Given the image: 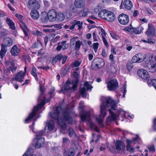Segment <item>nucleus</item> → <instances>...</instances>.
<instances>
[{"label":"nucleus","mask_w":156,"mask_h":156,"mask_svg":"<svg viewBox=\"0 0 156 156\" xmlns=\"http://www.w3.org/2000/svg\"><path fill=\"white\" fill-rule=\"evenodd\" d=\"M116 106V104L115 101L110 98H105L100 106V113L99 116L96 118L97 121L100 126H104L103 121L106 115V112L108 111L107 108H111V109L108 110L111 116L107 117L108 121L111 122L118 120L119 116L122 118L125 117L126 112L123 111L122 110L121 108L119 109H117Z\"/></svg>","instance_id":"1"},{"label":"nucleus","mask_w":156,"mask_h":156,"mask_svg":"<svg viewBox=\"0 0 156 156\" xmlns=\"http://www.w3.org/2000/svg\"><path fill=\"white\" fill-rule=\"evenodd\" d=\"M62 108L60 106H57L53 113H50V115L51 118L55 121L58 124L61 126H66V121H69L72 122V117L70 115L69 112L67 110H64L62 115L63 118H59V114L62 110Z\"/></svg>","instance_id":"2"},{"label":"nucleus","mask_w":156,"mask_h":156,"mask_svg":"<svg viewBox=\"0 0 156 156\" xmlns=\"http://www.w3.org/2000/svg\"><path fill=\"white\" fill-rule=\"evenodd\" d=\"M44 99V98L38 102V104L34 108L32 112L29 114L28 117L25 120L26 123L29 122L32 118L36 117L37 115V112L41 108L44 106L45 103L48 102L50 101L49 99H48L46 100L45 102H44L43 101Z\"/></svg>","instance_id":"3"},{"label":"nucleus","mask_w":156,"mask_h":156,"mask_svg":"<svg viewBox=\"0 0 156 156\" xmlns=\"http://www.w3.org/2000/svg\"><path fill=\"white\" fill-rule=\"evenodd\" d=\"M138 76L141 78L146 80H147V83L148 85L150 86L151 84L156 89V79L152 80H149L150 76L148 72L146 70L144 69H140L137 71Z\"/></svg>","instance_id":"4"},{"label":"nucleus","mask_w":156,"mask_h":156,"mask_svg":"<svg viewBox=\"0 0 156 156\" xmlns=\"http://www.w3.org/2000/svg\"><path fill=\"white\" fill-rule=\"evenodd\" d=\"M98 15L99 17L109 22H113L115 19V15L113 12L106 9L100 11Z\"/></svg>","instance_id":"5"},{"label":"nucleus","mask_w":156,"mask_h":156,"mask_svg":"<svg viewBox=\"0 0 156 156\" xmlns=\"http://www.w3.org/2000/svg\"><path fill=\"white\" fill-rule=\"evenodd\" d=\"M78 81L77 79L74 80L72 82L68 80L64 87H62L60 93H65V91L69 90H76L77 87Z\"/></svg>","instance_id":"6"},{"label":"nucleus","mask_w":156,"mask_h":156,"mask_svg":"<svg viewBox=\"0 0 156 156\" xmlns=\"http://www.w3.org/2000/svg\"><path fill=\"white\" fill-rule=\"evenodd\" d=\"M44 131L41 130L39 131L36 134V141L34 145V147L36 149L39 148L44 144V139L42 136L44 135Z\"/></svg>","instance_id":"7"},{"label":"nucleus","mask_w":156,"mask_h":156,"mask_svg":"<svg viewBox=\"0 0 156 156\" xmlns=\"http://www.w3.org/2000/svg\"><path fill=\"white\" fill-rule=\"evenodd\" d=\"M105 62L103 59L100 58H94L92 62L91 67L94 70H97L105 65Z\"/></svg>","instance_id":"8"},{"label":"nucleus","mask_w":156,"mask_h":156,"mask_svg":"<svg viewBox=\"0 0 156 156\" xmlns=\"http://www.w3.org/2000/svg\"><path fill=\"white\" fill-rule=\"evenodd\" d=\"M133 142H136L139 144H141L142 141L138 135H136V137L133 138L132 140L128 139L126 140L127 144L126 150L130 153H132L134 151V148H133L131 145V144Z\"/></svg>","instance_id":"9"},{"label":"nucleus","mask_w":156,"mask_h":156,"mask_svg":"<svg viewBox=\"0 0 156 156\" xmlns=\"http://www.w3.org/2000/svg\"><path fill=\"white\" fill-rule=\"evenodd\" d=\"M93 87L88 81H86L84 84L83 87L81 89L80 92L81 95L83 98H86L87 94V91L91 90Z\"/></svg>","instance_id":"10"},{"label":"nucleus","mask_w":156,"mask_h":156,"mask_svg":"<svg viewBox=\"0 0 156 156\" xmlns=\"http://www.w3.org/2000/svg\"><path fill=\"white\" fill-rule=\"evenodd\" d=\"M107 87L110 90L112 91L116 89L118 87V83L117 80L114 78L109 81L107 83Z\"/></svg>","instance_id":"11"},{"label":"nucleus","mask_w":156,"mask_h":156,"mask_svg":"<svg viewBox=\"0 0 156 156\" xmlns=\"http://www.w3.org/2000/svg\"><path fill=\"white\" fill-rule=\"evenodd\" d=\"M27 6L30 9L36 10L39 9L40 7L39 3L36 0H29Z\"/></svg>","instance_id":"12"},{"label":"nucleus","mask_w":156,"mask_h":156,"mask_svg":"<svg viewBox=\"0 0 156 156\" xmlns=\"http://www.w3.org/2000/svg\"><path fill=\"white\" fill-rule=\"evenodd\" d=\"M118 20L119 23L122 25H126L129 22V19L128 16L125 14L122 13L118 17Z\"/></svg>","instance_id":"13"},{"label":"nucleus","mask_w":156,"mask_h":156,"mask_svg":"<svg viewBox=\"0 0 156 156\" xmlns=\"http://www.w3.org/2000/svg\"><path fill=\"white\" fill-rule=\"evenodd\" d=\"M25 75V72L22 71H20L16 76L12 80V81L16 80L21 82L24 79V76Z\"/></svg>","instance_id":"14"},{"label":"nucleus","mask_w":156,"mask_h":156,"mask_svg":"<svg viewBox=\"0 0 156 156\" xmlns=\"http://www.w3.org/2000/svg\"><path fill=\"white\" fill-rule=\"evenodd\" d=\"M57 12L56 11L53 9L50 10L47 14L49 20L51 22H53L56 20Z\"/></svg>","instance_id":"15"},{"label":"nucleus","mask_w":156,"mask_h":156,"mask_svg":"<svg viewBox=\"0 0 156 156\" xmlns=\"http://www.w3.org/2000/svg\"><path fill=\"white\" fill-rule=\"evenodd\" d=\"M20 52V51L17 46L14 45L10 50V53L12 56H18Z\"/></svg>","instance_id":"16"},{"label":"nucleus","mask_w":156,"mask_h":156,"mask_svg":"<svg viewBox=\"0 0 156 156\" xmlns=\"http://www.w3.org/2000/svg\"><path fill=\"white\" fill-rule=\"evenodd\" d=\"M142 54L139 53L134 56L131 60L133 63L141 62L143 61V57H142Z\"/></svg>","instance_id":"17"},{"label":"nucleus","mask_w":156,"mask_h":156,"mask_svg":"<svg viewBox=\"0 0 156 156\" xmlns=\"http://www.w3.org/2000/svg\"><path fill=\"white\" fill-rule=\"evenodd\" d=\"M147 148L148 150L145 149V151L143 152V154L145 156H148V154L147 153L148 151L149 153H154L155 152V146L153 144L147 146Z\"/></svg>","instance_id":"18"},{"label":"nucleus","mask_w":156,"mask_h":156,"mask_svg":"<svg viewBox=\"0 0 156 156\" xmlns=\"http://www.w3.org/2000/svg\"><path fill=\"white\" fill-rule=\"evenodd\" d=\"M74 5L79 9H81L84 7L85 1L84 0H75L74 2Z\"/></svg>","instance_id":"19"},{"label":"nucleus","mask_w":156,"mask_h":156,"mask_svg":"<svg viewBox=\"0 0 156 156\" xmlns=\"http://www.w3.org/2000/svg\"><path fill=\"white\" fill-rule=\"evenodd\" d=\"M19 20L20 22V25L21 28L23 30L25 34V36L28 37V35L27 34V33L28 31V30L27 27L26 25L23 22L21 19H20V20Z\"/></svg>","instance_id":"20"},{"label":"nucleus","mask_w":156,"mask_h":156,"mask_svg":"<svg viewBox=\"0 0 156 156\" xmlns=\"http://www.w3.org/2000/svg\"><path fill=\"white\" fill-rule=\"evenodd\" d=\"M83 9L79 11L78 15L81 17L86 16L89 12V9L86 7H84Z\"/></svg>","instance_id":"21"},{"label":"nucleus","mask_w":156,"mask_h":156,"mask_svg":"<svg viewBox=\"0 0 156 156\" xmlns=\"http://www.w3.org/2000/svg\"><path fill=\"white\" fill-rule=\"evenodd\" d=\"M73 24L70 26L69 28V29L72 30L74 29L76 25H78V29L80 30L82 27L83 22L80 23L79 21H77L76 20H74L72 22Z\"/></svg>","instance_id":"22"},{"label":"nucleus","mask_w":156,"mask_h":156,"mask_svg":"<svg viewBox=\"0 0 156 156\" xmlns=\"http://www.w3.org/2000/svg\"><path fill=\"white\" fill-rule=\"evenodd\" d=\"M115 147L117 150L119 151L124 150L125 149V145L122 142L119 140L116 141Z\"/></svg>","instance_id":"23"},{"label":"nucleus","mask_w":156,"mask_h":156,"mask_svg":"<svg viewBox=\"0 0 156 156\" xmlns=\"http://www.w3.org/2000/svg\"><path fill=\"white\" fill-rule=\"evenodd\" d=\"M147 70L149 72L154 73L156 72V63L149 64L147 66Z\"/></svg>","instance_id":"24"},{"label":"nucleus","mask_w":156,"mask_h":156,"mask_svg":"<svg viewBox=\"0 0 156 156\" xmlns=\"http://www.w3.org/2000/svg\"><path fill=\"white\" fill-rule=\"evenodd\" d=\"M7 51V48H6L5 45L3 44H1V49L0 51V57L1 58H3L5 56Z\"/></svg>","instance_id":"25"},{"label":"nucleus","mask_w":156,"mask_h":156,"mask_svg":"<svg viewBox=\"0 0 156 156\" xmlns=\"http://www.w3.org/2000/svg\"><path fill=\"white\" fill-rule=\"evenodd\" d=\"M125 8L128 10H130L133 7L132 2L130 0H125L123 2Z\"/></svg>","instance_id":"26"},{"label":"nucleus","mask_w":156,"mask_h":156,"mask_svg":"<svg viewBox=\"0 0 156 156\" xmlns=\"http://www.w3.org/2000/svg\"><path fill=\"white\" fill-rule=\"evenodd\" d=\"M30 14L31 17L34 20L38 19L40 16L39 12L36 9L32 10Z\"/></svg>","instance_id":"27"},{"label":"nucleus","mask_w":156,"mask_h":156,"mask_svg":"<svg viewBox=\"0 0 156 156\" xmlns=\"http://www.w3.org/2000/svg\"><path fill=\"white\" fill-rule=\"evenodd\" d=\"M79 8L76 7L75 5H71L69 7V11L70 12L73 14L78 15L79 10Z\"/></svg>","instance_id":"28"},{"label":"nucleus","mask_w":156,"mask_h":156,"mask_svg":"<svg viewBox=\"0 0 156 156\" xmlns=\"http://www.w3.org/2000/svg\"><path fill=\"white\" fill-rule=\"evenodd\" d=\"M63 58V55L62 54H60L56 55L55 57H53L52 59V62L53 63H56L58 61L60 62L62 58Z\"/></svg>","instance_id":"29"},{"label":"nucleus","mask_w":156,"mask_h":156,"mask_svg":"<svg viewBox=\"0 0 156 156\" xmlns=\"http://www.w3.org/2000/svg\"><path fill=\"white\" fill-rule=\"evenodd\" d=\"M155 31V28L153 26H149L148 30L146 32V33L148 36H150L151 35H154Z\"/></svg>","instance_id":"30"},{"label":"nucleus","mask_w":156,"mask_h":156,"mask_svg":"<svg viewBox=\"0 0 156 156\" xmlns=\"http://www.w3.org/2000/svg\"><path fill=\"white\" fill-rule=\"evenodd\" d=\"M64 14L62 12H58L57 14L56 20L59 22L63 21L65 19Z\"/></svg>","instance_id":"31"},{"label":"nucleus","mask_w":156,"mask_h":156,"mask_svg":"<svg viewBox=\"0 0 156 156\" xmlns=\"http://www.w3.org/2000/svg\"><path fill=\"white\" fill-rule=\"evenodd\" d=\"M91 116V114L90 112H87L84 114L81 115V119L83 122L85 121L87 119H89Z\"/></svg>","instance_id":"32"},{"label":"nucleus","mask_w":156,"mask_h":156,"mask_svg":"<svg viewBox=\"0 0 156 156\" xmlns=\"http://www.w3.org/2000/svg\"><path fill=\"white\" fill-rule=\"evenodd\" d=\"M4 44H3L5 45L6 48L7 47H9L11 46L12 44V39L9 37L5 38L4 40Z\"/></svg>","instance_id":"33"},{"label":"nucleus","mask_w":156,"mask_h":156,"mask_svg":"<svg viewBox=\"0 0 156 156\" xmlns=\"http://www.w3.org/2000/svg\"><path fill=\"white\" fill-rule=\"evenodd\" d=\"M6 22L9 26L10 28L12 30H15V29L14 23L12 20L9 18H7Z\"/></svg>","instance_id":"34"},{"label":"nucleus","mask_w":156,"mask_h":156,"mask_svg":"<svg viewBox=\"0 0 156 156\" xmlns=\"http://www.w3.org/2000/svg\"><path fill=\"white\" fill-rule=\"evenodd\" d=\"M68 135L70 137H72L73 136H74L75 137H77V135L75 130L71 127H69L68 129Z\"/></svg>","instance_id":"35"},{"label":"nucleus","mask_w":156,"mask_h":156,"mask_svg":"<svg viewBox=\"0 0 156 156\" xmlns=\"http://www.w3.org/2000/svg\"><path fill=\"white\" fill-rule=\"evenodd\" d=\"M11 66L9 67V68L11 71L12 73H14L17 69V67L15 65V63L13 60L10 61Z\"/></svg>","instance_id":"36"},{"label":"nucleus","mask_w":156,"mask_h":156,"mask_svg":"<svg viewBox=\"0 0 156 156\" xmlns=\"http://www.w3.org/2000/svg\"><path fill=\"white\" fill-rule=\"evenodd\" d=\"M54 123L53 120H51L47 123L48 131H51L54 127Z\"/></svg>","instance_id":"37"},{"label":"nucleus","mask_w":156,"mask_h":156,"mask_svg":"<svg viewBox=\"0 0 156 156\" xmlns=\"http://www.w3.org/2000/svg\"><path fill=\"white\" fill-rule=\"evenodd\" d=\"M40 95L37 99L38 102L40 101L41 100L44 98V96L43 95L44 92V89L41 87V85L40 86Z\"/></svg>","instance_id":"38"},{"label":"nucleus","mask_w":156,"mask_h":156,"mask_svg":"<svg viewBox=\"0 0 156 156\" xmlns=\"http://www.w3.org/2000/svg\"><path fill=\"white\" fill-rule=\"evenodd\" d=\"M41 22L43 23L46 22L49 20L48 16L46 13L41 14Z\"/></svg>","instance_id":"39"},{"label":"nucleus","mask_w":156,"mask_h":156,"mask_svg":"<svg viewBox=\"0 0 156 156\" xmlns=\"http://www.w3.org/2000/svg\"><path fill=\"white\" fill-rule=\"evenodd\" d=\"M75 153V150L73 149H71L67 153L65 151L64 154L65 156H73Z\"/></svg>","instance_id":"40"},{"label":"nucleus","mask_w":156,"mask_h":156,"mask_svg":"<svg viewBox=\"0 0 156 156\" xmlns=\"http://www.w3.org/2000/svg\"><path fill=\"white\" fill-rule=\"evenodd\" d=\"M61 76L62 77H65L68 71V69L66 67H64L62 68L61 69Z\"/></svg>","instance_id":"41"},{"label":"nucleus","mask_w":156,"mask_h":156,"mask_svg":"<svg viewBox=\"0 0 156 156\" xmlns=\"http://www.w3.org/2000/svg\"><path fill=\"white\" fill-rule=\"evenodd\" d=\"M66 41H62L61 43L62 46V48L63 50L67 49L69 47V45L66 43Z\"/></svg>","instance_id":"42"},{"label":"nucleus","mask_w":156,"mask_h":156,"mask_svg":"<svg viewBox=\"0 0 156 156\" xmlns=\"http://www.w3.org/2000/svg\"><path fill=\"white\" fill-rule=\"evenodd\" d=\"M81 43L79 40L76 41L75 44V51H78L80 48Z\"/></svg>","instance_id":"43"},{"label":"nucleus","mask_w":156,"mask_h":156,"mask_svg":"<svg viewBox=\"0 0 156 156\" xmlns=\"http://www.w3.org/2000/svg\"><path fill=\"white\" fill-rule=\"evenodd\" d=\"M122 92L123 93V95L122 97H125V95L126 92V84H125L123 85V88L121 90Z\"/></svg>","instance_id":"44"},{"label":"nucleus","mask_w":156,"mask_h":156,"mask_svg":"<svg viewBox=\"0 0 156 156\" xmlns=\"http://www.w3.org/2000/svg\"><path fill=\"white\" fill-rule=\"evenodd\" d=\"M156 42L155 39L151 38H148L147 40V43L150 44H154Z\"/></svg>","instance_id":"45"},{"label":"nucleus","mask_w":156,"mask_h":156,"mask_svg":"<svg viewBox=\"0 0 156 156\" xmlns=\"http://www.w3.org/2000/svg\"><path fill=\"white\" fill-rule=\"evenodd\" d=\"M133 63V62H129L127 63V68L128 70H130L132 68L133 66V65L132 64Z\"/></svg>","instance_id":"46"},{"label":"nucleus","mask_w":156,"mask_h":156,"mask_svg":"<svg viewBox=\"0 0 156 156\" xmlns=\"http://www.w3.org/2000/svg\"><path fill=\"white\" fill-rule=\"evenodd\" d=\"M81 62L78 60H76L73 63V66L74 67H78L81 64Z\"/></svg>","instance_id":"47"},{"label":"nucleus","mask_w":156,"mask_h":156,"mask_svg":"<svg viewBox=\"0 0 156 156\" xmlns=\"http://www.w3.org/2000/svg\"><path fill=\"white\" fill-rule=\"evenodd\" d=\"M55 89L54 88H52L50 89L49 92V94L50 95L51 98L53 97L55 95Z\"/></svg>","instance_id":"48"},{"label":"nucleus","mask_w":156,"mask_h":156,"mask_svg":"<svg viewBox=\"0 0 156 156\" xmlns=\"http://www.w3.org/2000/svg\"><path fill=\"white\" fill-rule=\"evenodd\" d=\"M93 45V48L94 49L95 51L96 52L98 48L99 43L98 42L94 43Z\"/></svg>","instance_id":"49"},{"label":"nucleus","mask_w":156,"mask_h":156,"mask_svg":"<svg viewBox=\"0 0 156 156\" xmlns=\"http://www.w3.org/2000/svg\"><path fill=\"white\" fill-rule=\"evenodd\" d=\"M33 151V149L31 148H29L28 150L24 153L23 156H29L30 152Z\"/></svg>","instance_id":"50"},{"label":"nucleus","mask_w":156,"mask_h":156,"mask_svg":"<svg viewBox=\"0 0 156 156\" xmlns=\"http://www.w3.org/2000/svg\"><path fill=\"white\" fill-rule=\"evenodd\" d=\"M102 39L103 42L105 45V46L106 47H108L109 46V45H108V43L107 42L106 39H105V38L103 36V35H102Z\"/></svg>","instance_id":"51"},{"label":"nucleus","mask_w":156,"mask_h":156,"mask_svg":"<svg viewBox=\"0 0 156 156\" xmlns=\"http://www.w3.org/2000/svg\"><path fill=\"white\" fill-rule=\"evenodd\" d=\"M73 75L74 76V77L75 78V79L74 80H76L77 79L78 81V83L79 81V79L78 78V73L76 71H74L73 72Z\"/></svg>","instance_id":"52"},{"label":"nucleus","mask_w":156,"mask_h":156,"mask_svg":"<svg viewBox=\"0 0 156 156\" xmlns=\"http://www.w3.org/2000/svg\"><path fill=\"white\" fill-rule=\"evenodd\" d=\"M143 61L144 60L146 64V66H145L147 67V66L149 64H152L151 62L150 61V59L148 58H143Z\"/></svg>","instance_id":"53"},{"label":"nucleus","mask_w":156,"mask_h":156,"mask_svg":"<svg viewBox=\"0 0 156 156\" xmlns=\"http://www.w3.org/2000/svg\"><path fill=\"white\" fill-rule=\"evenodd\" d=\"M40 115H39L37 118L33 119L34 121L32 123V125L30 126V128L32 129L33 127L34 126V125L35 122L36 121V120L38 118H40Z\"/></svg>","instance_id":"54"},{"label":"nucleus","mask_w":156,"mask_h":156,"mask_svg":"<svg viewBox=\"0 0 156 156\" xmlns=\"http://www.w3.org/2000/svg\"><path fill=\"white\" fill-rule=\"evenodd\" d=\"M37 71V69L35 67H33L32 68V70L31 71V74L33 76H34L37 75V74L36 73Z\"/></svg>","instance_id":"55"},{"label":"nucleus","mask_w":156,"mask_h":156,"mask_svg":"<svg viewBox=\"0 0 156 156\" xmlns=\"http://www.w3.org/2000/svg\"><path fill=\"white\" fill-rule=\"evenodd\" d=\"M153 128L154 130L156 131V118L153 119Z\"/></svg>","instance_id":"56"},{"label":"nucleus","mask_w":156,"mask_h":156,"mask_svg":"<svg viewBox=\"0 0 156 156\" xmlns=\"http://www.w3.org/2000/svg\"><path fill=\"white\" fill-rule=\"evenodd\" d=\"M43 50L42 49H41L39 50L38 51L37 53V56H42L44 54V52L42 51V50Z\"/></svg>","instance_id":"57"},{"label":"nucleus","mask_w":156,"mask_h":156,"mask_svg":"<svg viewBox=\"0 0 156 156\" xmlns=\"http://www.w3.org/2000/svg\"><path fill=\"white\" fill-rule=\"evenodd\" d=\"M7 72V71L4 70L3 71V75L2 76V77H3V78H0V80H4V78L5 77V76H7V74L6 73Z\"/></svg>","instance_id":"58"},{"label":"nucleus","mask_w":156,"mask_h":156,"mask_svg":"<svg viewBox=\"0 0 156 156\" xmlns=\"http://www.w3.org/2000/svg\"><path fill=\"white\" fill-rule=\"evenodd\" d=\"M63 142L64 144H67L69 142V139L67 138H63Z\"/></svg>","instance_id":"59"},{"label":"nucleus","mask_w":156,"mask_h":156,"mask_svg":"<svg viewBox=\"0 0 156 156\" xmlns=\"http://www.w3.org/2000/svg\"><path fill=\"white\" fill-rule=\"evenodd\" d=\"M112 37L115 39L116 40L117 39V35L113 33H110Z\"/></svg>","instance_id":"60"},{"label":"nucleus","mask_w":156,"mask_h":156,"mask_svg":"<svg viewBox=\"0 0 156 156\" xmlns=\"http://www.w3.org/2000/svg\"><path fill=\"white\" fill-rule=\"evenodd\" d=\"M93 38L94 39V41H98V40L97 38V37L96 34L95 32H94L93 33Z\"/></svg>","instance_id":"61"},{"label":"nucleus","mask_w":156,"mask_h":156,"mask_svg":"<svg viewBox=\"0 0 156 156\" xmlns=\"http://www.w3.org/2000/svg\"><path fill=\"white\" fill-rule=\"evenodd\" d=\"M101 54L102 56L104 57H106L107 56V54L105 50L103 49Z\"/></svg>","instance_id":"62"},{"label":"nucleus","mask_w":156,"mask_h":156,"mask_svg":"<svg viewBox=\"0 0 156 156\" xmlns=\"http://www.w3.org/2000/svg\"><path fill=\"white\" fill-rule=\"evenodd\" d=\"M45 31L46 32H52L55 31V29H47L45 30Z\"/></svg>","instance_id":"63"},{"label":"nucleus","mask_w":156,"mask_h":156,"mask_svg":"<svg viewBox=\"0 0 156 156\" xmlns=\"http://www.w3.org/2000/svg\"><path fill=\"white\" fill-rule=\"evenodd\" d=\"M115 48L113 47L111 49V53L112 54L115 55L116 54V52L115 51Z\"/></svg>","instance_id":"64"}]
</instances>
